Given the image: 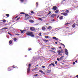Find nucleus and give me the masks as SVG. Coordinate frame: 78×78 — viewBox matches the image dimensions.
<instances>
[{
	"label": "nucleus",
	"mask_w": 78,
	"mask_h": 78,
	"mask_svg": "<svg viewBox=\"0 0 78 78\" xmlns=\"http://www.w3.org/2000/svg\"><path fill=\"white\" fill-rule=\"evenodd\" d=\"M69 24H70V23H66L65 24V25H69Z\"/></svg>",
	"instance_id": "50"
},
{
	"label": "nucleus",
	"mask_w": 78,
	"mask_h": 78,
	"mask_svg": "<svg viewBox=\"0 0 78 78\" xmlns=\"http://www.w3.org/2000/svg\"><path fill=\"white\" fill-rule=\"evenodd\" d=\"M20 31H21V33H23V30L22 31V30H20Z\"/></svg>",
	"instance_id": "39"
},
{
	"label": "nucleus",
	"mask_w": 78,
	"mask_h": 78,
	"mask_svg": "<svg viewBox=\"0 0 78 78\" xmlns=\"http://www.w3.org/2000/svg\"><path fill=\"white\" fill-rule=\"evenodd\" d=\"M26 34L27 36H30L31 37H34V35L33 34V33L32 32H27Z\"/></svg>",
	"instance_id": "1"
},
{
	"label": "nucleus",
	"mask_w": 78,
	"mask_h": 78,
	"mask_svg": "<svg viewBox=\"0 0 78 78\" xmlns=\"http://www.w3.org/2000/svg\"><path fill=\"white\" fill-rule=\"evenodd\" d=\"M73 65H74V64H75V62H73Z\"/></svg>",
	"instance_id": "53"
},
{
	"label": "nucleus",
	"mask_w": 78,
	"mask_h": 78,
	"mask_svg": "<svg viewBox=\"0 0 78 78\" xmlns=\"http://www.w3.org/2000/svg\"><path fill=\"white\" fill-rule=\"evenodd\" d=\"M20 17L18 18H17L16 19V20H19V19H20Z\"/></svg>",
	"instance_id": "37"
},
{
	"label": "nucleus",
	"mask_w": 78,
	"mask_h": 78,
	"mask_svg": "<svg viewBox=\"0 0 78 78\" xmlns=\"http://www.w3.org/2000/svg\"><path fill=\"white\" fill-rule=\"evenodd\" d=\"M55 44H58V43L57 42H55Z\"/></svg>",
	"instance_id": "56"
},
{
	"label": "nucleus",
	"mask_w": 78,
	"mask_h": 78,
	"mask_svg": "<svg viewBox=\"0 0 78 78\" xmlns=\"http://www.w3.org/2000/svg\"><path fill=\"white\" fill-rule=\"evenodd\" d=\"M39 36H42V35H41V33H40L39 34Z\"/></svg>",
	"instance_id": "44"
},
{
	"label": "nucleus",
	"mask_w": 78,
	"mask_h": 78,
	"mask_svg": "<svg viewBox=\"0 0 78 78\" xmlns=\"http://www.w3.org/2000/svg\"><path fill=\"white\" fill-rule=\"evenodd\" d=\"M64 57V56H62L60 58V61H62V58H63Z\"/></svg>",
	"instance_id": "12"
},
{
	"label": "nucleus",
	"mask_w": 78,
	"mask_h": 78,
	"mask_svg": "<svg viewBox=\"0 0 78 78\" xmlns=\"http://www.w3.org/2000/svg\"><path fill=\"white\" fill-rule=\"evenodd\" d=\"M61 45H63L64 44H63L62 43H61L60 44Z\"/></svg>",
	"instance_id": "57"
},
{
	"label": "nucleus",
	"mask_w": 78,
	"mask_h": 78,
	"mask_svg": "<svg viewBox=\"0 0 78 78\" xmlns=\"http://www.w3.org/2000/svg\"><path fill=\"white\" fill-rule=\"evenodd\" d=\"M36 5H36V6H37H37H38V3L36 2Z\"/></svg>",
	"instance_id": "45"
},
{
	"label": "nucleus",
	"mask_w": 78,
	"mask_h": 78,
	"mask_svg": "<svg viewBox=\"0 0 78 78\" xmlns=\"http://www.w3.org/2000/svg\"><path fill=\"white\" fill-rule=\"evenodd\" d=\"M55 64H57V61H56L55 62Z\"/></svg>",
	"instance_id": "55"
},
{
	"label": "nucleus",
	"mask_w": 78,
	"mask_h": 78,
	"mask_svg": "<svg viewBox=\"0 0 78 78\" xmlns=\"http://www.w3.org/2000/svg\"><path fill=\"white\" fill-rule=\"evenodd\" d=\"M76 77H78V75L76 76Z\"/></svg>",
	"instance_id": "62"
},
{
	"label": "nucleus",
	"mask_w": 78,
	"mask_h": 78,
	"mask_svg": "<svg viewBox=\"0 0 78 78\" xmlns=\"http://www.w3.org/2000/svg\"><path fill=\"white\" fill-rule=\"evenodd\" d=\"M61 30V28H59L58 30H56V31H58V30Z\"/></svg>",
	"instance_id": "58"
},
{
	"label": "nucleus",
	"mask_w": 78,
	"mask_h": 78,
	"mask_svg": "<svg viewBox=\"0 0 78 78\" xmlns=\"http://www.w3.org/2000/svg\"><path fill=\"white\" fill-rule=\"evenodd\" d=\"M9 44H12V41H11V40H10L9 42Z\"/></svg>",
	"instance_id": "20"
},
{
	"label": "nucleus",
	"mask_w": 78,
	"mask_h": 78,
	"mask_svg": "<svg viewBox=\"0 0 78 78\" xmlns=\"http://www.w3.org/2000/svg\"><path fill=\"white\" fill-rule=\"evenodd\" d=\"M58 48H61V47H60Z\"/></svg>",
	"instance_id": "59"
},
{
	"label": "nucleus",
	"mask_w": 78,
	"mask_h": 78,
	"mask_svg": "<svg viewBox=\"0 0 78 78\" xmlns=\"http://www.w3.org/2000/svg\"><path fill=\"white\" fill-rule=\"evenodd\" d=\"M66 13H69V10H66V11H65Z\"/></svg>",
	"instance_id": "21"
},
{
	"label": "nucleus",
	"mask_w": 78,
	"mask_h": 78,
	"mask_svg": "<svg viewBox=\"0 0 78 78\" xmlns=\"http://www.w3.org/2000/svg\"><path fill=\"white\" fill-rule=\"evenodd\" d=\"M56 16V14H53L51 16V17H52L53 18L54 16Z\"/></svg>",
	"instance_id": "13"
},
{
	"label": "nucleus",
	"mask_w": 78,
	"mask_h": 78,
	"mask_svg": "<svg viewBox=\"0 0 78 78\" xmlns=\"http://www.w3.org/2000/svg\"><path fill=\"white\" fill-rule=\"evenodd\" d=\"M38 74H35L34 75V76H38Z\"/></svg>",
	"instance_id": "43"
},
{
	"label": "nucleus",
	"mask_w": 78,
	"mask_h": 78,
	"mask_svg": "<svg viewBox=\"0 0 78 78\" xmlns=\"http://www.w3.org/2000/svg\"><path fill=\"white\" fill-rule=\"evenodd\" d=\"M50 51H51V52H53V51L52 50H50Z\"/></svg>",
	"instance_id": "47"
},
{
	"label": "nucleus",
	"mask_w": 78,
	"mask_h": 78,
	"mask_svg": "<svg viewBox=\"0 0 78 78\" xmlns=\"http://www.w3.org/2000/svg\"><path fill=\"white\" fill-rule=\"evenodd\" d=\"M61 14H63V16H67L68 15V14L67 13H62Z\"/></svg>",
	"instance_id": "5"
},
{
	"label": "nucleus",
	"mask_w": 78,
	"mask_h": 78,
	"mask_svg": "<svg viewBox=\"0 0 78 78\" xmlns=\"http://www.w3.org/2000/svg\"><path fill=\"white\" fill-rule=\"evenodd\" d=\"M44 41L45 42H48V40L45 39L44 40Z\"/></svg>",
	"instance_id": "25"
},
{
	"label": "nucleus",
	"mask_w": 78,
	"mask_h": 78,
	"mask_svg": "<svg viewBox=\"0 0 78 78\" xmlns=\"http://www.w3.org/2000/svg\"><path fill=\"white\" fill-rule=\"evenodd\" d=\"M8 71H11L12 69H11V67H9L8 68Z\"/></svg>",
	"instance_id": "10"
},
{
	"label": "nucleus",
	"mask_w": 78,
	"mask_h": 78,
	"mask_svg": "<svg viewBox=\"0 0 78 78\" xmlns=\"http://www.w3.org/2000/svg\"><path fill=\"white\" fill-rule=\"evenodd\" d=\"M25 17L26 19H25V20H27V19H30L31 18V16H29L27 14H26L25 15Z\"/></svg>",
	"instance_id": "2"
},
{
	"label": "nucleus",
	"mask_w": 78,
	"mask_h": 78,
	"mask_svg": "<svg viewBox=\"0 0 78 78\" xmlns=\"http://www.w3.org/2000/svg\"><path fill=\"white\" fill-rule=\"evenodd\" d=\"M75 62H77V60H76L75 61Z\"/></svg>",
	"instance_id": "63"
},
{
	"label": "nucleus",
	"mask_w": 78,
	"mask_h": 78,
	"mask_svg": "<svg viewBox=\"0 0 78 78\" xmlns=\"http://www.w3.org/2000/svg\"><path fill=\"white\" fill-rule=\"evenodd\" d=\"M4 29H8V28L7 27L3 28H2L1 29V30H4Z\"/></svg>",
	"instance_id": "17"
},
{
	"label": "nucleus",
	"mask_w": 78,
	"mask_h": 78,
	"mask_svg": "<svg viewBox=\"0 0 78 78\" xmlns=\"http://www.w3.org/2000/svg\"><path fill=\"white\" fill-rule=\"evenodd\" d=\"M42 73H43V74H44V75H45V74L43 72Z\"/></svg>",
	"instance_id": "54"
},
{
	"label": "nucleus",
	"mask_w": 78,
	"mask_h": 78,
	"mask_svg": "<svg viewBox=\"0 0 78 78\" xmlns=\"http://www.w3.org/2000/svg\"><path fill=\"white\" fill-rule=\"evenodd\" d=\"M31 13L32 14H33V13H34V12H33V11H31Z\"/></svg>",
	"instance_id": "42"
},
{
	"label": "nucleus",
	"mask_w": 78,
	"mask_h": 78,
	"mask_svg": "<svg viewBox=\"0 0 78 78\" xmlns=\"http://www.w3.org/2000/svg\"><path fill=\"white\" fill-rule=\"evenodd\" d=\"M20 1L21 3H22L24 1V0H20Z\"/></svg>",
	"instance_id": "31"
},
{
	"label": "nucleus",
	"mask_w": 78,
	"mask_h": 78,
	"mask_svg": "<svg viewBox=\"0 0 78 78\" xmlns=\"http://www.w3.org/2000/svg\"><path fill=\"white\" fill-rule=\"evenodd\" d=\"M58 55H61V56H62V54H61V53H58Z\"/></svg>",
	"instance_id": "32"
},
{
	"label": "nucleus",
	"mask_w": 78,
	"mask_h": 78,
	"mask_svg": "<svg viewBox=\"0 0 78 78\" xmlns=\"http://www.w3.org/2000/svg\"><path fill=\"white\" fill-rule=\"evenodd\" d=\"M39 19L40 20H41V21H42V20H43L41 18H39Z\"/></svg>",
	"instance_id": "26"
},
{
	"label": "nucleus",
	"mask_w": 78,
	"mask_h": 78,
	"mask_svg": "<svg viewBox=\"0 0 78 78\" xmlns=\"http://www.w3.org/2000/svg\"><path fill=\"white\" fill-rule=\"evenodd\" d=\"M36 68H35V69H33L32 70H36Z\"/></svg>",
	"instance_id": "60"
},
{
	"label": "nucleus",
	"mask_w": 78,
	"mask_h": 78,
	"mask_svg": "<svg viewBox=\"0 0 78 78\" xmlns=\"http://www.w3.org/2000/svg\"><path fill=\"white\" fill-rule=\"evenodd\" d=\"M52 65L53 66H55V64H54V63H52Z\"/></svg>",
	"instance_id": "46"
},
{
	"label": "nucleus",
	"mask_w": 78,
	"mask_h": 78,
	"mask_svg": "<svg viewBox=\"0 0 78 78\" xmlns=\"http://www.w3.org/2000/svg\"><path fill=\"white\" fill-rule=\"evenodd\" d=\"M52 21H55V20H52Z\"/></svg>",
	"instance_id": "64"
},
{
	"label": "nucleus",
	"mask_w": 78,
	"mask_h": 78,
	"mask_svg": "<svg viewBox=\"0 0 78 78\" xmlns=\"http://www.w3.org/2000/svg\"><path fill=\"white\" fill-rule=\"evenodd\" d=\"M57 60L58 61H59V60H60V58H57Z\"/></svg>",
	"instance_id": "41"
},
{
	"label": "nucleus",
	"mask_w": 78,
	"mask_h": 78,
	"mask_svg": "<svg viewBox=\"0 0 78 78\" xmlns=\"http://www.w3.org/2000/svg\"><path fill=\"white\" fill-rule=\"evenodd\" d=\"M30 66H31V64H29V67H30Z\"/></svg>",
	"instance_id": "48"
},
{
	"label": "nucleus",
	"mask_w": 78,
	"mask_h": 78,
	"mask_svg": "<svg viewBox=\"0 0 78 78\" xmlns=\"http://www.w3.org/2000/svg\"><path fill=\"white\" fill-rule=\"evenodd\" d=\"M53 9L54 11H56L57 9V7H56V6H54L53 7Z\"/></svg>",
	"instance_id": "8"
},
{
	"label": "nucleus",
	"mask_w": 78,
	"mask_h": 78,
	"mask_svg": "<svg viewBox=\"0 0 78 78\" xmlns=\"http://www.w3.org/2000/svg\"><path fill=\"white\" fill-rule=\"evenodd\" d=\"M45 27H42V30H43V31H45Z\"/></svg>",
	"instance_id": "14"
},
{
	"label": "nucleus",
	"mask_w": 78,
	"mask_h": 78,
	"mask_svg": "<svg viewBox=\"0 0 78 78\" xmlns=\"http://www.w3.org/2000/svg\"><path fill=\"white\" fill-rule=\"evenodd\" d=\"M19 16H16V17H15V18H17Z\"/></svg>",
	"instance_id": "52"
},
{
	"label": "nucleus",
	"mask_w": 78,
	"mask_h": 78,
	"mask_svg": "<svg viewBox=\"0 0 78 78\" xmlns=\"http://www.w3.org/2000/svg\"><path fill=\"white\" fill-rule=\"evenodd\" d=\"M30 30H31V31H34V30H35V29L33 27H31L30 28Z\"/></svg>",
	"instance_id": "7"
},
{
	"label": "nucleus",
	"mask_w": 78,
	"mask_h": 78,
	"mask_svg": "<svg viewBox=\"0 0 78 78\" xmlns=\"http://www.w3.org/2000/svg\"><path fill=\"white\" fill-rule=\"evenodd\" d=\"M30 72V67H28L27 68V73H29Z\"/></svg>",
	"instance_id": "4"
},
{
	"label": "nucleus",
	"mask_w": 78,
	"mask_h": 78,
	"mask_svg": "<svg viewBox=\"0 0 78 78\" xmlns=\"http://www.w3.org/2000/svg\"><path fill=\"white\" fill-rule=\"evenodd\" d=\"M13 40L15 41H17V38H14L13 39Z\"/></svg>",
	"instance_id": "24"
},
{
	"label": "nucleus",
	"mask_w": 78,
	"mask_h": 78,
	"mask_svg": "<svg viewBox=\"0 0 78 78\" xmlns=\"http://www.w3.org/2000/svg\"><path fill=\"white\" fill-rule=\"evenodd\" d=\"M51 65H52V63H51L50 64H49V66H51Z\"/></svg>",
	"instance_id": "51"
},
{
	"label": "nucleus",
	"mask_w": 78,
	"mask_h": 78,
	"mask_svg": "<svg viewBox=\"0 0 78 78\" xmlns=\"http://www.w3.org/2000/svg\"><path fill=\"white\" fill-rule=\"evenodd\" d=\"M51 14V12L49 11L48 13V15H49V14Z\"/></svg>",
	"instance_id": "36"
},
{
	"label": "nucleus",
	"mask_w": 78,
	"mask_h": 78,
	"mask_svg": "<svg viewBox=\"0 0 78 78\" xmlns=\"http://www.w3.org/2000/svg\"><path fill=\"white\" fill-rule=\"evenodd\" d=\"M16 36H19L20 34H16Z\"/></svg>",
	"instance_id": "40"
},
{
	"label": "nucleus",
	"mask_w": 78,
	"mask_h": 78,
	"mask_svg": "<svg viewBox=\"0 0 78 78\" xmlns=\"http://www.w3.org/2000/svg\"><path fill=\"white\" fill-rule=\"evenodd\" d=\"M59 12V10H56L55 12V13H58Z\"/></svg>",
	"instance_id": "28"
},
{
	"label": "nucleus",
	"mask_w": 78,
	"mask_h": 78,
	"mask_svg": "<svg viewBox=\"0 0 78 78\" xmlns=\"http://www.w3.org/2000/svg\"><path fill=\"white\" fill-rule=\"evenodd\" d=\"M2 22H6V20H2Z\"/></svg>",
	"instance_id": "34"
},
{
	"label": "nucleus",
	"mask_w": 78,
	"mask_h": 78,
	"mask_svg": "<svg viewBox=\"0 0 78 78\" xmlns=\"http://www.w3.org/2000/svg\"><path fill=\"white\" fill-rule=\"evenodd\" d=\"M29 22H30V23H34V21L32 20H29Z\"/></svg>",
	"instance_id": "11"
},
{
	"label": "nucleus",
	"mask_w": 78,
	"mask_h": 78,
	"mask_svg": "<svg viewBox=\"0 0 78 78\" xmlns=\"http://www.w3.org/2000/svg\"><path fill=\"white\" fill-rule=\"evenodd\" d=\"M6 16L7 17H9V14H7Z\"/></svg>",
	"instance_id": "38"
},
{
	"label": "nucleus",
	"mask_w": 78,
	"mask_h": 78,
	"mask_svg": "<svg viewBox=\"0 0 78 78\" xmlns=\"http://www.w3.org/2000/svg\"><path fill=\"white\" fill-rule=\"evenodd\" d=\"M59 18L60 20H62V19H63V16H60Z\"/></svg>",
	"instance_id": "16"
},
{
	"label": "nucleus",
	"mask_w": 78,
	"mask_h": 78,
	"mask_svg": "<svg viewBox=\"0 0 78 78\" xmlns=\"http://www.w3.org/2000/svg\"><path fill=\"white\" fill-rule=\"evenodd\" d=\"M31 50V48H29V49H28V50L29 51H30V50Z\"/></svg>",
	"instance_id": "35"
},
{
	"label": "nucleus",
	"mask_w": 78,
	"mask_h": 78,
	"mask_svg": "<svg viewBox=\"0 0 78 78\" xmlns=\"http://www.w3.org/2000/svg\"><path fill=\"white\" fill-rule=\"evenodd\" d=\"M45 38H46L47 39H48V37H49L48 36H46H46H45Z\"/></svg>",
	"instance_id": "22"
},
{
	"label": "nucleus",
	"mask_w": 78,
	"mask_h": 78,
	"mask_svg": "<svg viewBox=\"0 0 78 78\" xmlns=\"http://www.w3.org/2000/svg\"><path fill=\"white\" fill-rule=\"evenodd\" d=\"M51 49H52V50H55V48H51Z\"/></svg>",
	"instance_id": "33"
},
{
	"label": "nucleus",
	"mask_w": 78,
	"mask_h": 78,
	"mask_svg": "<svg viewBox=\"0 0 78 78\" xmlns=\"http://www.w3.org/2000/svg\"><path fill=\"white\" fill-rule=\"evenodd\" d=\"M48 30H51V29H52V28H51V27L49 26L47 28Z\"/></svg>",
	"instance_id": "9"
},
{
	"label": "nucleus",
	"mask_w": 78,
	"mask_h": 78,
	"mask_svg": "<svg viewBox=\"0 0 78 78\" xmlns=\"http://www.w3.org/2000/svg\"><path fill=\"white\" fill-rule=\"evenodd\" d=\"M50 72H51V70H48L47 71V73H50Z\"/></svg>",
	"instance_id": "18"
},
{
	"label": "nucleus",
	"mask_w": 78,
	"mask_h": 78,
	"mask_svg": "<svg viewBox=\"0 0 78 78\" xmlns=\"http://www.w3.org/2000/svg\"><path fill=\"white\" fill-rule=\"evenodd\" d=\"M42 68H44L45 67V66H42Z\"/></svg>",
	"instance_id": "49"
},
{
	"label": "nucleus",
	"mask_w": 78,
	"mask_h": 78,
	"mask_svg": "<svg viewBox=\"0 0 78 78\" xmlns=\"http://www.w3.org/2000/svg\"><path fill=\"white\" fill-rule=\"evenodd\" d=\"M8 34L9 35H10V36H12V34H11V33H9V32H8Z\"/></svg>",
	"instance_id": "27"
},
{
	"label": "nucleus",
	"mask_w": 78,
	"mask_h": 78,
	"mask_svg": "<svg viewBox=\"0 0 78 78\" xmlns=\"http://www.w3.org/2000/svg\"><path fill=\"white\" fill-rule=\"evenodd\" d=\"M23 32L25 31H26V30H23Z\"/></svg>",
	"instance_id": "61"
},
{
	"label": "nucleus",
	"mask_w": 78,
	"mask_h": 78,
	"mask_svg": "<svg viewBox=\"0 0 78 78\" xmlns=\"http://www.w3.org/2000/svg\"><path fill=\"white\" fill-rule=\"evenodd\" d=\"M25 14V13L23 12H21L20 13V14Z\"/></svg>",
	"instance_id": "29"
},
{
	"label": "nucleus",
	"mask_w": 78,
	"mask_h": 78,
	"mask_svg": "<svg viewBox=\"0 0 78 78\" xmlns=\"http://www.w3.org/2000/svg\"><path fill=\"white\" fill-rule=\"evenodd\" d=\"M61 51V53H64V50H63V49H62Z\"/></svg>",
	"instance_id": "23"
},
{
	"label": "nucleus",
	"mask_w": 78,
	"mask_h": 78,
	"mask_svg": "<svg viewBox=\"0 0 78 78\" xmlns=\"http://www.w3.org/2000/svg\"><path fill=\"white\" fill-rule=\"evenodd\" d=\"M65 52L66 55H69V52H68V50H67V49H65Z\"/></svg>",
	"instance_id": "3"
},
{
	"label": "nucleus",
	"mask_w": 78,
	"mask_h": 78,
	"mask_svg": "<svg viewBox=\"0 0 78 78\" xmlns=\"http://www.w3.org/2000/svg\"><path fill=\"white\" fill-rule=\"evenodd\" d=\"M39 72H41V73H43V71H42V70H40Z\"/></svg>",
	"instance_id": "30"
},
{
	"label": "nucleus",
	"mask_w": 78,
	"mask_h": 78,
	"mask_svg": "<svg viewBox=\"0 0 78 78\" xmlns=\"http://www.w3.org/2000/svg\"><path fill=\"white\" fill-rule=\"evenodd\" d=\"M53 39H55V40H56V41H58V40H59V39L56 38V37H53Z\"/></svg>",
	"instance_id": "6"
},
{
	"label": "nucleus",
	"mask_w": 78,
	"mask_h": 78,
	"mask_svg": "<svg viewBox=\"0 0 78 78\" xmlns=\"http://www.w3.org/2000/svg\"><path fill=\"white\" fill-rule=\"evenodd\" d=\"M75 25H76L75 23H74V24H73L72 25L73 28H75Z\"/></svg>",
	"instance_id": "15"
},
{
	"label": "nucleus",
	"mask_w": 78,
	"mask_h": 78,
	"mask_svg": "<svg viewBox=\"0 0 78 78\" xmlns=\"http://www.w3.org/2000/svg\"><path fill=\"white\" fill-rule=\"evenodd\" d=\"M57 51V52H58V53H61V50H58Z\"/></svg>",
	"instance_id": "19"
}]
</instances>
